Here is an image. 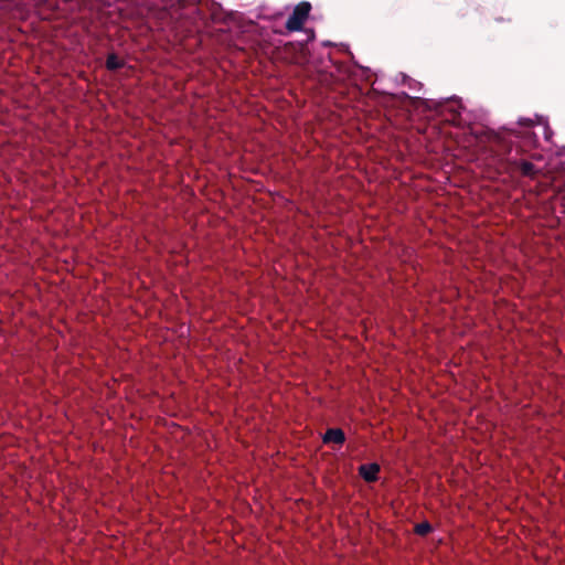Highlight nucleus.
I'll use <instances>...</instances> for the list:
<instances>
[{"instance_id": "6e6552de", "label": "nucleus", "mask_w": 565, "mask_h": 565, "mask_svg": "<svg viewBox=\"0 0 565 565\" xmlns=\"http://www.w3.org/2000/svg\"><path fill=\"white\" fill-rule=\"evenodd\" d=\"M310 34H311L310 39H313L315 38V32L312 30L310 31Z\"/></svg>"}, {"instance_id": "39448f33", "label": "nucleus", "mask_w": 565, "mask_h": 565, "mask_svg": "<svg viewBox=\"0 0 565 565\" xmlns=\"http://www.w3.org/2000/svg\"><path fill=\"white\" fill-rule=\"evenodd\" d=\"M322 441L324 444H337L342 446L345 443V434L341 428H329L326 430Z\"/></svg>"}, {"instance_id": "423d86ee", "label": "nucleus", "mask_w": 565, "mask_h": 565, "mask_svg": "<svg viewBox=\"0 0 565 565\" xmlns=\"http://www.w3.org/2000/svg\"><path fill=\"white\" fill-rule=\"evenodd\" d=\"M125 63L115 53H110L106 60V67L109 71H117L124 67Z\"/></svg>"}, {"instance_id": "f257e3e1", "label": "nucleus", "mask_w": 565, "mask_h": 565, "mask_svg": "<svg viewBox=\"0 0 565 565\" xmlns=\"http://www.w3.org/2000/svg\"><path fill=\"white\" fill-rule=\"evenodd\" d=\"M488 140L494 146V151L508 172H520L522 177L530 179L539 177L541 170L525 157V149L522 146L514 145L501 132H494V130L488 132Z\"/></svg>"}, {"instance_id": "7ed1b4c3", "label": "nucleus", "mask_w": 565, "mask_h": 565, "mask_svg": "<svg viewBox=\"0 0 565 565\" xmlns=\"http://www.w3.org/2000/svg\"><path fill=\"white\" fill-rule=\"evenodd\" d=\"M311 4L307 1L298 3L286 22L289 32L300 31L309 17Z\"/></svg>"}, {"instance_id": "f03ea898", "label": "nucleus", "mask_w": 565, "mask_h": 565, "mask_svg": "<svg viewBox=\"0 0 565 565\" xmlns=\"http://www.w3.org/2000/svg\"><path fill=\"white\" fill-rule=\"evenodd\" d=\"M519 125L524 127V130H516L512 128H502L501 130H498L497 132H501L503 136H505L508 139H510L514 145H520L523 147H536L537 145V137L536 135L530 130V128L534 125V121L532 119L521 118L519 120Z\"/></svg>"}, {"instance_id": "20e7f679", "label": "nucleus", "mask_w": 565, "mask_h": 565, "mask_svg": "<svg viewBox=\"0 0 565 565\" xmlns=\"http://www.w3.org/2000/svg\"><path fill=\"white\" fill-rule=\"evenodd\" d=\"M380 469V465L376 462L361 465L359 467V473L366 482H375L379 479L377 475Z\"/></svg>"}, {"instance_id": "0eeeda50", "label": "nucleus", "mask_w": 565, "mask_h": 565, "mask_svg": "<svg viewBox=\"0 0 565 565\" xmlns=\"http://www.w3.org/2000/svg\"><path fill=\"white\" fill-rule=\"evenodd\" d=\"M415 533L420 536H425L433 531V526L427 521L418 523L414 529Z\"/></svg>"}]
</instances>
